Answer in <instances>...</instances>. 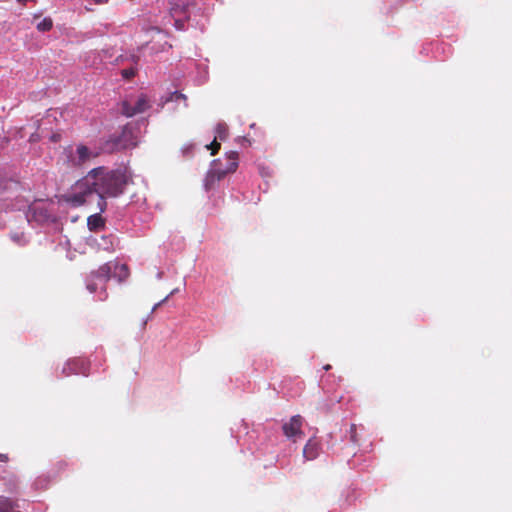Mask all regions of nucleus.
Returning a JSON list of instances; mask_svg holds the SVG:
<instances>
[{"label":"nucleus","instance_id":"obj_11","mask_svg":"<svg viewBox=\"0 0 512 512\" xmlns=\"http://www.w3.org/2000/svg\"><path fill=\"white\" fill-rule=\"evenodd\" d=\"M223 179V173L219 172V170L215 169L213 165L211 166L210 170L207 172L205 180H204V187L208 191L212 189L216 182Z\"/></svg>","mask_w":512,"mask_h":512},{"label":"nucleus","instance_id":"obj_3","mask_svg":"<svg viewBox=\"0 0 512 512\" xmlns=\"http://www.w3.org/2000/svg\"><path fill=\"white\" fill-rule=\"evenodd\" d=\"M131 131L126 127L123 129L120 136L110 137L103 146V151L113 152L115 150L127 149L135 146V143L131 141Z\"/></svg>","mask_w":512,"mask_h":512},{"label":"nucleus","instance_id":"obj_4","mask_svg":"<svg viewBox=\"0 0 512 512\" xmlns=\"http://www.w3.org/2000/svg\"><path fill=\"white\" fill-rule=\"evenodd\" d=\"M148 108H150L149 99L145 94L138 96L134 103H132L131 99H126L121 103V113L126 117H133L143 113Z\"/></svg>","mask_w":512,"mask_h":512},{"label":"nucleus","instance_id":"obj_7","mask_svg":"<svg viewBox=\"0 0 512 512\" xmlns=\"http://www.w3.org/2000/svg\"><path fill=\"white\" fill-rule=\"evenodd\" d=\"M303 418L300 415H294L290 418V420L283 424L282 430L284 435L296 441V438H301L303 436L302 431Z\"/></svg>","mask_w":512,"mask_h":512},{"label":"nucleus","instance_id":"obj_24","mask_svg":"<svg viewBox=\"0 0 512 512\" xmlns=\"http://www.w3.org/2000/svg\"><path fill=\"white\" fill-rule=\"evenodd\" d=\"M168 297H166L165 299H163L161 302L157 303L154 305L152 311H155L163 302H165L167 300Z\"/></svg>","mask_w":512,"mask_h":512},{"label":"nucleus","instance_id":"obj_17","mask_svg":"<svg viewBox=\"0 0 512 512\" xmlns=\"http://www.w3.org/2000/svg\"><path fill=\"white\" fill-rule=\"evenodd\" d=\"M137 67L133 66L127 69L121 70V75L125 80H131L137 74Z\"/></svg>","mask_w":512,"mask_h":512},{"label":"nucleus","instance_id":"obj_6","mask_svg":"<svg viewBox=\"0 0 512 512\" xmlns=\"http://www.w3.org/2000/svg\"><path fill=\"white\" fill-rule=\"evenodd\" d=\"M112 270H113V262H107V263L101 265L97 270L92 271L90 273L92 278H96L99 281V283L103 285L102 291L99 296L100 301H104L108 297V294H107V291L105 288V284L112 277Z\"/></svg>","mask_w":512,"mask_h":512},{"label":"nucleus","instance_id":"obj_20","mask_svg":"<svg viewBox=\"0 0 512 512\" xmlns=\"http://www.w3.org/2000/svg\"><path fill=\"white\" fill-rule=\"evenodd\" d=\"M124 59H129L131 62H133L135 65H137L139 61V56L137 54H131L129 57H124L123 55H120L116 58V63L119 64L124 61Z\"/></svg>","mask_w":512,"mask_h":512},{"label":"nucleus","instance_id":"obj_16","mask_svg":"<svg viewBox=\"0 0 512 512\" xmlns=\"http://www.w3.org/2000/svg\"><path fill=\"white\" fill-rule=\"evenodd\" d=\"M53 27V21L51 18L47 17L44 18L42 21H40L37 24V29L41 32H47L50 31Z\"/></svg>","mask_w":512,"mask_h":512},{"label":"nucleus","instance_id":"obj_8","mask_svg":"<svg viewBox=\"0 0 512 512\" xmlns=\"http://www.w3.org/2000/svg\"><path fill=\"white\" fill-rule=\"evenodd\" d=\"M321 451V444L316 437L310 438L303 448V457L307 461L316 459Z\"/></svg>","mask_w":512,"mask_h":512},{"label":"nucleus","instance_id":"obj_23","mask_svg":"<svg viewBox=\"0 0 512 512\" xmlns=\"http://www.w3.org/2000/svg\"><path fill=\"white\" fill-rule=\"evenodd\" d=\"M8 461H9L8 455L0 453V462L7 463Z\"/></svg>","mask_w":512,"mask_h":512},{"label":"nucleus","instance_id":"obj_18","mask_svg":"<svg viewBox=\"0 0 512 512\" xmlns=\"http://www.w3.org/2000/svg\"><path fill=\"white\" fill-rule=\"evenodd\" d=\"M98 284H100L99 281L96 278H92L90 274L89 277L87 278L86 284V287L89 290V292L95 293L97 291Z\"/></svg>","mask_w":512,"mask_h":512},{"label":"nucleus","instance_id":"obj_10","mask_svg":"<svg viewBox=\"0 0 512 512\" xmlns=\"http://www.w3.org/2000/svg\"><path fill=\"white\" fill-rule=\"evenodd\" d=\"M86 369H87V365L84 360L74 359V360H71L66 363L62 372L65 376H69L71 374H77V373H82V374L86 375Z\"/></svg>","mask_w":512,"mask_h":512},{"label":"nucleus","instance_id":"obj_19","mask_svg":"<svg viewBox=\"0 0 512 512\" xmlns=\"http://www.w3.org/2000/svg\"><path fill=\"white\" fill-rule=\"evenodd\" d=\"M349 433H350V441L354 444H359V438H358L356 424H351Z\"/></svg>","mask_w":512,"mask_h":512},{"label":"nucleus","instance_id":"obj_15","mask_svg":"<svg viewBox=\"0 0 512 512\" xmlns=\"http://www.w3.org/2000/svg\"><path fill=\"white\" fill-rule=\"evenodd\" d=\"M228 137V127L224 123H219L216 126V139L224 141Z\"/></svg>","mask_w":512,"mask_h":512},{"label":"nucleus","instance_id":"obj_1","mask_svg":"<svg viewBox=\"0 0 512 512\" xmlns=\"http://www.w3.org/2000/svg\"><path fill=\"white\" fill-rule=\"evenodd\" d=\"M130 180L127 172L122 169L93 168L76 182L75 192L70 196V201L76 206H81L92 203L96 198L97 208L104 212L107 208L106 198H116L123 194Z\"/></svg>","mask_w":512,"mask_h":512},{"label":"nucleus","instance_id":"obj_21","mask_svg":"<svg viewBox=\"0 0 512 512\" xmlns=\"http://www.w3.org/2000/svg\"><path fill=\"white\" fill-rule=\"evenodd\" d=\"M220 147L221 145L216 138L213 140L211 144L207 145V148L211 150L212 155H215L219 151Z\"/></svg>","mask_w":512,"mask_h":512},{"label":"nucleus","instance_id":"obj_22","mask_svg":"<svg viewBox=\"0 0 512 512\" xmlns=\"http://www.w3.org/2000/svg\"><path fill=\"white\" fill-rule=\"evenodd\" d=\"M170 100H175V101L184 100V101H186L187 97H186V95L182 94L181 92L175 91V92L172 93V95L170 97Z\"/></svg>","mask_w":512,"mask_h":512},{"label":"nucleus","instance_id":"obj_12","mask_svg":"<svg viewBox=\"0 0 512 512\" xmlns=\"http://www.w3.org/2000/svg\"><path fill=\"white\" fill-rule=\"evenodd\" d=\"M129 274V268L126 264L113 262L112 277L117 278L119 282H122L129 277Z\"/></svg>","mask_w":512,"mask_h":512},{"label":"nucleus","instance_id":"obj_25","mask_svg":"<svg viewBox=\"0 0 512 512\" xmlns=\"http://www.w3.org/2000/svg\"><path fill=\"white\" fill-rule=\"evenodd\" d=\"M97 4L106 3L108 0H94Z\"/></svg>","mask_w":512,"mask_h":512},{"label":"nucleus","instance_id":"obj_5","mask_svg":"<svg viewBox=\"0 0 512 512\" xmlns=\"http://www.w3.org/2000/svg\"><path fill=\"white\" fill-rule=\"evenodd\" d=\"M239 154L236 151H230L226 154L225 164L222 160L217 159L212 162V165L219 172L223 173V178L230 173H234L238 168Z\"/></svg>","mask_w":512,"mask_h":512},{"label":"nucleus","instance_id":"obj_14","mask_svg":"<svg viewBox=\"0 0 512 512\" xmlns=\"http://www.w3.org/2000/svg\"><path fill=\"white\" fill-rule=\"evenodd\" d=\"M100 213L101 212L99 211V213L89 216L88 226H89L90 230H95V229H98V228H101L104 226V221H103L102 217L100 216Z\"/></svg>","mask_w":512,"mask_h":512},{"label":"nucleus","instance_id":"obj_9","mask_svg":"<svg viewBox=\"0 0 512 512\" xmlns=\"http://www.w3.org/2000/svg\"><path fill=\"white\" fill-rule=\"evenodd\" d=\"M86 369H87V365L84 360L74 359V360H71L66 363L62 372L65 376H69L71 374H77V373H82V374L86 375Z\"/></svg>","mask_w":512,"mask_h":512},{"label":"nucleus","instance_id":"obj_2","mask_svg":"<svg viewBox=\"0 0 512 512\" xmlns=\"http://www.w3.org/2000/svg\"><path fill=\"white\" fill-rule=\"evenodd\" d=\"M100 152L91 150L84 144H78L75 148L69 146L64 149L67 165L70 168H80L92 159L98 157Z\"/></svg>","mask_w":512,"mask_h":512},{"label":"nucleus","instance_id":"obj_13","mask_svg":"<svg viewBox=\"0 0 512 512\" xmlns=\"http://www.w3.org/2000/svg\"><path fill=\"white\" fill-rule=\"evenodd\" d=\"M114 242L115 238L113 235L102 236L100 241L97 243L100 249H103L108 252L114 251Z\"/></svg>","mask_w":512,"mask_h":512},{"label":"nucleus","instance_id":"obj_26","mask_svg":"<svg viewBox=\"0 0 512 512\" xmlns=\"http://www.w3.org/2000/svg\"><path fill=\"white\" fill-rule=\"evenodd\" d=\"M324 369H325V370H329V369H330V365H326V366L324 367Z\"/></svg>","mask_w":512,"mask_h":512}]
</instances>
